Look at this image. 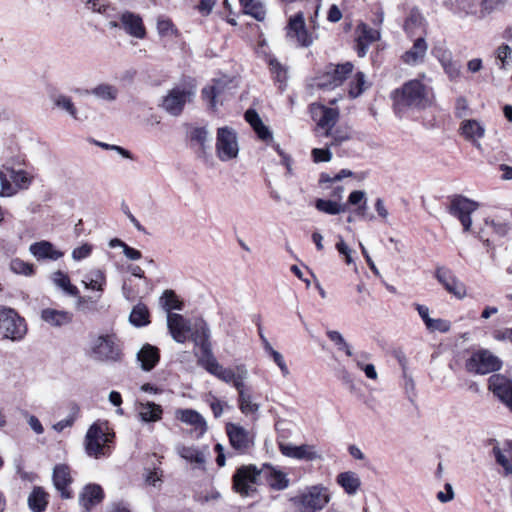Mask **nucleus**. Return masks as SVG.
Wrapping results in <instances>:
<instances>
[{
    "label": "nucleus",
    "mask_w": 512,
    "mask_h": 512,
    "mask_svg": "<svg viewBox=\"0 0 512 512\" xmlns=\"http://www.w3.org/2000/svg\"><path fill=\"white\" fill-rule=\"evenodd\" d=\"M239 410L246 416L255 415L259 411L260 405L253 400L252 394H242L238 396Z\"/></svg>",
    "instance_id": "obj_45"
},
{
    "label": "nucleus",
    "mask_w": 512,
    "mask_h": 512,
    "mask_svg": "<svg viewBox=\"0 0 512 512\" xmlns=\"http://www.w3.org/2000/svg\"><path fill=\"white\" fill-rule=\"evenodd\" d=\"M30 254L38 261L52 260L56 261L63 257L64 253L56 249L49 241L41 240L34 242L29 246Z\"/></svg>",
    "instance_id": "obj_24"
},
{
    "label": "nucleus",
    "mask_w": 512,
    "mask_h": 512,
    "mask_svg": "<svg viewBox=\"0 0 512 512\" xmlns=\"http://www.w3.org/2000/svg\"><path fill=\"white\" fill-rule=\"evenodd\" d=\"M91 252H92V245H90L88 243H84L81 246L73 249L72 258L75 261H80V260H83V259L89 257Z\"/></svg>",
    "instance_id": "obj_62"
},
{
    "label": "nucleus",
    "mask_w": 512,
    "mask_h": 512,
    "mask_svg": "<svg viewBox=\"0 0 512 512\" xmlns=\"http://www.w3.org/2000/svg\"><path fill=\"white\" fill-rule=\"evenodd\" d=\"M430 89L420 80L413 79L393 92L394 106L397 113L408 109H425L431 105Z\"/></svg>",
    "instance_id": "obj_1"
},
{
    "label": "nucleus",
    "mask_w": 512,
    "mask_h": 512,
    "mask_svg": "<svg viewBox=\"0 0 512 512\" xmlns=\"http://www.w3.org/2000/svg\"><path fill=\"white\" fill-rule=\"evenodd\" d=\"M460 129L465 139L471 141L478 150H482V145L479 140L485 135V127L480 122L476 120H465L462 122Z\"/></svg>",
    "instance_id": "obj_29"
},
{
    "label": "nucleus",
    "mask_w": 512,
    "mask_h": 512,
    "mask_svg": "<svg viewBox=\"0 0 512 512\" xmlns=\"http://www.w3.org/2000/svg\"><path fill=\"white\" fill-rule=\"evenodd\" d=\"M113 437L114 433L109 431L106 423H93L85 435V451L88 456L97 459L108 455Z\"/></svg>",
    "instance_id": "obj_3"
},
{
    "label": "nucleus",
    "mask_w": 512,
    "mask_h": 512,
    "mask_svg": "<svg viewBox=\"0 0 512 512\" xmlns=\"http://www.w3.org/2000/svg\"><path fill=\"white\" fill-rule=\"evenodd\" d=\"M269 66L271 73L274 75L275 79L282 83L287 78V71L285 67L274 57L269 59Z\"/></svg>",
    "instance_id": "obj_56"
},
{
    "label": "nucleus",
    "mask_w": 512,
    "mask_h": 512,
    "mask_svg": "<svg viewBox=\"0 0 512 512\" xmlns=\"http://www.w3.org/2000/svg\"><path fill=\"white\" fill-rule=\"evenodd\" d=\"M479 204L464 196H454L450 201L449 213L458 218L465 232L469 231L472 225L471 214L475 212Z\"/></svg>",
    "instance_id": "obj_13"
},
{
    "label": "nucleus",
    "mask_w": 512,
    "mask_h": 512,
    "mask_svg": "<svg viewBox=\"0 0 512 512\" xmlns=\"http://www.w3.org/2000/svg\"><path fill=\"white\" fill-rule=\"evenodd\" d=\"M157 31L161 36L173 34V24L169 19L159 18L157 20Z\"/></svg>",
    "instance_id": "obj_64"
},
{
    "label": "nucleus",
    "mask_w": 512,
    "mask_h": 512,
    "mask_svg": "<svg viewBox=\"0 0 512 512\" xmlns=\"http://www.w3.org/2000/svg\"><path fill=\"white\" fill-rule=\"evenodd\" d=\"M261 471V478H264L269 486L275 490H283L288 487L289 480L285 473L270 465H265Z\"/></svg>",
    "instance_id": "obj_32"
},
{
    "label": "nucleus",
    "mask_w": 512,
    "mask_h": 512,
    "mask_svg": "<svg viewBox=\"0 0 512 512\" xmlns=\"http://www.w3.org/2000/svg\"><path fill=\"white\" fill-rule=\"evenodd\" d=\"M493 453L497 463L504 468L506 474H512V442H506L503 448L494 447Z\"/></svg>",
    "instance_id": "obj_37"
},
{
    "label": "nucleus",
    "mask_w": 512,
    "mask_h": 512,
    "mask_svg": "<svg viewBox=\"0 0 512 512\" xmlns=\"http://www.w3.org/2000/svg\"><path fill=\"white\" fill-rule=\"evenodd\" d=\"M136 410L139 419L143 423L157 422L161 420L163 414L162 407L151 401L138 402L136 405Z\"/></svg>",
    "instance_id": "obj_31"
},
{
    "label": "nucleus",
    "mask_w": 512,
    "mask_h": 512,
    "mask_svg": "<svg viewBox=\"0 0 512 512\" xmlns=\"http://www.w3.org/2000/svg\"><path fill=\"white\" fill-rule=\"evenodd\" d=\"M80 415V407L76 403H71L69 407L68 415L55 423L52 428L57 432H62L64 429L72 427L75 421L78 419Z\"/></svg>",
    "instance_id": "obj_44"
},
{
    "label": "nucleus",
    "mask_w": 512,
    "mask_h": 512,
    "mask_svg": "<svg viewBox=\"0 0 512 512\" xmlns=\"http://www.w3.org/2000/svg\"><path fill=\"white\" fill-rule=\"evenodd\" d=\"M495 58L500 62V68L505 69L508 58L512 55V48L507 44L500 45L494 52Z\"/></svg>",
    "instance_id": "obj_57"
},
{
    "label": "nucleus",
    "mask_w": 512,
    "mask_h": 512,
    "mask_svg": "<svg viewBox=\"0 0 512 512\" xmlns=\"http://www.w3.org/2000/svg\"><path fill=\"white\" fill-rule=\"evenodd\" d=\"M90 94L100 100L112 102L118 96V89L111 84L102 83V84L95 86L90 91Z\"/></svg>",
    "instance_id": "obj_40"
},
{
    "label": "nucleus",
    "mask_w": 512,
    "mask_h": 512,
    "mask_svg": "<svg viewBox=\"0 0 512 512\" xmlns=\"http://www.w3.org/2000/svg\"><path fill=\"white\" fill-rule=\"evenodd\" d=\"M226 433L231 446L240 454L248 452L254 445L253 435L239 424L228 423Z\"/></svg>",
    "instance_id": "obj_14"
},
{
    "label": "nucleus",
    "mask_w": 512,
    "mask_h": 512,
    "mask_svg": "<svg viewBox=\"0 0 512 512\" xmlns=\"http://www.w3.org/2000/svg\"><path fill=\"white\" fill-rule=\"evenodd\" d=\"M167 327L174 341L184 343L189 339L192 322L178 313H169L167 315Z\"/></svg>",
    "instance_id": "obj_18"
},
{
    "label": "nucleus",
    "mask_w": 512,
    "mask_h": 512,
    "mask_svg": "<svg viewBox=\"0 0 512 512\" xmlns=\"http://www.w3.org/2000/svg\"><path fill=\"white\" fill-rule=\"evenodd\" d=\"M286 37L298 46L305 48L311 46L316 38L312 32H308L302 12H298L289 18L286 26Z\"/></svg>",
    "instance_id": "obj_11"
},
{
    "label": "nucleus",
    "mask_w": 512,
    "mask_h": 512,
    "mask_svg": "<svg viewBox=\"0 0 512 512\" xmlns=\"http://www.w3.org/2000/svg\"><path fill=\"white\" fill-rule=\"evenodd\" d=\"M265 353L273 360V362L277 365V367L280 369L281 374L283 377H288L290 375V370L288 368V365L284 359V356L275 350L271 343H266V350Z\"/></svg>",
    "instance_id": "obj_47"
},
{
    "label": "nucleus",
    "mask_w": 512,
    "mask_h": 512,
    "mask_svg": "<svg viewBox=\"0 0 512 512\" xmlns=\"http://www.w3.org/2000/svg\"><path fill=\"white\" fill-rule=\"evenodd\" d=\"M352 71L353 64L351 62L337 65L329 64L322 74L315 79V85L322 89H334L340 86Z\"/></svg>",
    "instance_id": "obj_8"
},
{
    "label": "nucleus",
    "mask_w": 512,
    "mask_h": 512,
    "mask_svg": "<svg viewBox=\"0 0 512 512\" xmlns=\"http://www.w3.org/2000/svg\"><path fill=\"white\" fill-rule=\"evenodd\" d=\"M480 0H446L445 6L459 17L478 15Z\"/></svg>",
    "instance_id": "obj_28"
},
{
    "label": "nucleus",
    "mask_w": 512,
    "mask_h": 512,
    "mask_svg": "<svg viewBox=\"0 0 512 512\" xmlns=\"http://www.w3.org/2000/svg\"><path fill=\"white\" fill-rule=\"evenodd\" d=\"M218 95H219V89L217 86L205 87L202 90V96L208 102V105L211 109L216 108V98Z\"/></svg>",
    "instance_id": "obj_61"
},
{
    "label": "nucleus",
    "mask_w": 512,
    "mask_h": 512,
    "mask_svg": "<svg viewBox=\"0 0 512 512\" xmlns=\"http://www.w3.org/2000/svg\"><path fill=\"white\" fill-rule=\"evenodd\" d=\"M365 75L362 72H358L355 76V82L351 84L349 94L352 98L358 97L366 88L365 87Z\"/></svg>",
    "instance_id": "obj_58"
},
{
    "label": "nucleus",
    "mask_w": 512,
    "mask_h": 512,
    "mask_svg": "<svg viewBox=\"0 0 512 512\" xmlns=\"http://www.w3.org/2000/svg\"><path fill=\"white\" fill-rule=\"evenodd\" d=\"M488 382L489 390L512 411V380L502 374H493Z\"/></svg>",
    "instance_id": "obj_16"
},
{
    "label": "nucleus",
    "mask_w": 512,
    "mask_h": 512,
    "mask_svg": "<svg viewBox=\"0 0 512 512\" xmlns=\"http://www.w3.org/2000/svg\"><path fill=\"white\" fill-rule=\"evenodd\" d=\"M9 268L13 273L24 276H32L35 272L33 264L19 258L12 259Z\"/></svg>",
    "instance_id": "obj_51"
},
{
    "label": "nucleus",
    "mask_w": 512,
    "mask_h": 512,
    "mask_svg": "<svg viewBox=\"0 0 512 512\" xmlns=\"http://www.w3.org/2000/svg\"><path fill=\"white\" fill-rule=\"evenodd\" d=\"M338 485H340L344 491L349 495L357 493L361 486V480L359 476L352 471L342 472L337 476L336 479Z\"/></svg>",
    "instance_id": "obj_36"
},
{
    "label": "nucleus",
    "mask_w": 512,
    "mask_h": 512,
    "mask_svg": "<svg viewBox=\"0 0 512 512\" xmlns=\"http://www.w3.org/2000/svg\"><path fill=\"white\" fill-rule=\"evenodd\" d=\"M91 356L100 362H116L121 359V347L115 334L97 336L91 344Z\"/></svg>",
    "instance_id": "obj_6"
},
{
    "label": "nucleus",
    "mask_w": 512,
    "mask_h": 512,
    "mask_svg": "<svg viewBox=\"0 0 512 512\" xmlns=\"http://www.w3.org/2000/svg\"><path fill=\"white\" fill-rule=\"evenodd\" d=\"M162 300V307L167 312V315L169 313H172V310H181L182 309V302L177 298L175 293L172 290H166L163 293V296L161 298Z\"/></svg>",
    "instance_id": "obj_50"
},
{
    "label": "nucleus",
    "mask_w": 512,
    "mask_h": 512,
    "mask_svg": "<svg viewBox=\"0 0 512 512\" xmlns=\"http://www.w3.org/2000/svg\"><path fill=\"white\" fill-rule=\"evenodd\" d=\"M189 338L196 346H199L202 352V357L199 359V364L206 370L209 368L213 360H217L213 355L210 338V329L207 323L202 319H197L192 323V329L189 332Z\"/></svg>",
    "instance_id": "obj_7"
},
{
    "label": "nucleus",
    "mask_w": 512,
    "mask_h": 512,
    "mask_svg": "<svg viewBox=\"0 0 512 512\" xmlns=\"http://www.w3.org/2000/svg\"><path fill=\"white\" fill-rule=\"evenodd\" d=\"M239 153V145L236 132L229 127H221L217 130L216 154L223 161L235 159Z\"/></svg>",
    "instance_id": "obj_9"
},
{
    "label": "nucleus",
    "mask_w": 512,
    "mask_h": 512,
    "mask_svg": "<svg viewBox=\"0 0 512 512\" xmlns=\"http://www.w3.org/2000/svg\"><path fill=\"white\" fill-rule=\"evenodd\" d=\"M261 479V471L253 465L242 466L233 475V488L242 496L255 491V485Z\"/></svg>",
    "instance_id": "obj_12"
},
{
    "label": "nucleus",
    "mask_w": 512,
    "mask_h": 512,
    "mask_svg": "<svg viewBox=\"0 0 512 512\" xmlns=\"http://www.w3.org/2000/svg\"><path fill=\"white\" fill-rule=\"evenodd\" d=\"M121 29H123L128 35L143 39L146 36V29L143 24L142 18L133 12L125 11L120 15Z\"/></svg>",
    "instance_id": "obj_22"
},
{
    "label": "nucleus",
    "mask_w": 512,
    "mask_h": 512,
    "mask_svg": "<svg viewBox=\"0 0 512 512\" xmlns=\"http://www.w3.org/2000/svg\"><path fill=\"white\" fill-rule=\"evenodd\" d=\"M327 337L337 345L339 350H343L347 356H353L351 346L346 342L342 334L335 330H328L326 332Z\"/></svg>",
    "instance_id": "obj_53"
},
{
    "label": "nucleus",
    "mask_w": 512,
    "mask_h": 512,
    "mask_svg": "<svg viewBox=\"0 0 512 512\" xmlns=\"http://www.w3.org/2000/svg\"><path fill=\"white\" fill-rule=\"evenodd\" d=\"M436 279L444 288L457 299H464L467 296L466 286L447 267L439 266L435 271Z\"/></svg>",
    "instance_id": "obj_15"
},
{
    "label": "nucleus",
    "mask_w": 512,
    "mask_h": 512,
    "mask_svg": "<svg viewBox=\"0 0 512 512\" xmlns=\"http://www.w3.org/2000/svg\"><path fill=\"white\" fill-rule=\"evenodd\" d=\"M84 288L97 293V298H101L107 285V276L104 270L93 268L89 270L81 281Z\"/></svg>",
    "instance_id": "obj_26"
},
{
    "label": "nucleus",
    "mask_w": 512,
    "mask_h": 512,
    "mask_svg": "<svg viewBox=\"0 0 512 512\" xmlns=\"http://www.w3.org/2000/svg\"><path fill=\"white\" fill-rule=\"evenodd\" d=\"M206 371L222 382L232 384L237 390L238 396L249 393L245 386V381L249 377V372L244 364H239L232 369L224 367L218 362V360H213Z\"/></svg>",
    "instance_id": "obj_4"
},
{
    "label": "nucleus",
    "mask_w": 512,
    "mask_h": 512,
    "mask_svg": "<svg viewBox=\"0 0 512 512\" xmlns=\"http://www.w3.org/2000/svg\"><path fill=\"white\" fill-rule=\"evenodd\" d=\"M315 207L319 211L329 215H338L347 210V204L345 203H338L336 201L324 199H318L315 203Z\"/></svg>",
    "instance_id": "obj_43"
},
{
    "label": "nucleus",
    "mask_w": 512,
    "mask_h": 512,
    "mask_svg": "<svg viewBox=\"0 0 512 512\" xmlns=\"http://www.w3.org/2000/svg\"><path fill=\"white\" fill-rule=\"evenodd\" d=\"M52 480L55 489L60 493L63 499L73 497L70 489L73 478L69 466L66 464H57L53 469Z\"/></svg>",
    "instance_id": "obj_19"
},
{
    "label": "nucleus",
    "mask_w": 512,
    "mask_h": 512,
    "mask_svg": "<svg viewBox=\"0 0 512 512\" xmlns=\"http://www.w3.org/2000/svg\"><path fill=\"white\" fill-rule=\"evenodd\" d=\"M177 418L188 425L194 426L201 430L206 429V422L204 418L195 410L192 409H180L176 411Z\"/></svg>",
    "instance_id": "obj_38"
},
{
    "label": "nucleus",
    "mask_w": 512,
    "mask_h": 512,
    "mask_svg": "<svg viewBox=\"0 0 512 512\" xmlns=\"http://www.w3.org/2000/svg\"><path fill=\"white\" fill-rule=\"evenodd\" d=\"M502 361L488 350L474 352L466 361L468 372L475 374H488L501 368Z\"/></svg>",
    "instance_id": "obj_10"
},
{
    "label": "nucleus",
    "mask_w": 512,
    "mask_h": 512,
    "mask_svg": "<svg viewBox=\"0 0 512 512\" xmlns=\"http://www.w3.org/2000/svg\"><path fill=\"white\" fill-rule=\"evenodd\" d=\"M246 14L261 21L265 18V8L261 0H239Z\"/></svg>",
    "instance_id": "obj_42"
},
{
    "label": "nucleus",
    "mask_w": 512,
    "mask_h": 512,
    "mask_svg": "<svg viewBox=\"0 0 512 512\" xmlns=\"http://www.w3.org/2000/svg\"><path fill=\"white\" fill-rule=\"evenodd\" d=\"M178 454L185 460L196 463V464H204L205 456L195 447H186L182 446L178 449Z\"/></svg>",
    "instance_id": "obj_48"
},
{
    "label": "nucleus",
    "mask_w": 512,
    "mask_h": 512,
    "mask_svg": "<svg viewBox=\"0 0 512 512\" xmlns=\"http://www.w3.org/2000/svg\"><path fill=\"white\" fill-rule=\"evenodd\" d=\"M129 321L136 327H143L150 323L149 311L146 305L138 303L135 305L129 315Z\"/></svg>",
    "instance_id": "obj_39"
},
{
    "label": "nucleus",
    "mask_w": 512,
    "mask_h": 512,
    "mask_svg": "<svg viewBox=\"0 0 512 512\" xmlns=\"http://www.w3.org/2000/svg\"><path fill=\"white\" fill-rule=\"evenodd\" d=\"M104 491L99 484L90 483L85 485L79 493L78 502L84 510H92V508L100 504L104 499Z\"/></svg>",
    "instance_id": "obj_23"
},
{
    "label": "nucleus",
    "mask_w": 512,
    "mask_h": 512,
    "mask_svg": "<svg viewBox=\"0 0 512 512\" xmlns=\"http://www.w3.org/2000/svg\"><path fill=\"white\" fill-rule=\"evenodd\" d=\"M321 113V116L318 120V127L324 130L323 136L328 137L330 135V131H332L336 122L339 118V112L335 108H329L324 106L318 107Z\"/></svg>",
    "instance_id": "obj_34"
},
{
    "label": "nucleus",
    "mask_w": 512,
    "mask_h": 512,
    "mask_svg": "<svg viewBox=\"0 0 512 512\" xmlns=\"http://www.w3.org/2000/svg\"><path fill=\"white\" fill-rule=\"evenodd\" d=\"M27 333L24 318L8 307H0V335L11 341H21Z\"/></svg>",
    "instance_id": "obj_5"
},
{
    "label": "nucleus",
    "mask_w": 512,
    "mask_h": 512,
    "mask_svg": "<svg viewBox=\"0 0 512 512\" xmlns=\"http://www.w3.org/2000/svg\"><path fill=\"white\" fill-rule=\"evenodd\" d=\"M445 74L452 81L458 79L461 74V65L458 61H455L453 57L441 64Z\"/></svg>",
    "instance_id": "obj_55"
},
{
    "label": "nucleus",
    "mask_w": 512,
    "mask_h": 512,
    "mask_svg": "<svg viewBox=\"0 0 512 512\" xmlns=\"http://www.w3.org/2000/svg\"><path fill=\"white\" fill-rule=\"evenodd\" d=\"M423 24L424 18L422 14L418 10L413 9L405 19L403 28L409 36H413L416 34L417 30L423 26Z\"/></svg>",
    "instance_id": "obj_41"
},
{
    "label": "nucleus",
    "mask_w": 512,
    "mask_h": 512,
    "mask_svg": "<svg viewBox=\"0 0 512 512\" xmlns=\"http://www.w3.org/2000/svg\"><path fill=\"white\" fill-rule=\"evenodd\" d=\"M432 55L439 61L440 64L453 57L452 52L443 43L434 45L432 48Z\"/></svg>",
    "instance_id": "obj_59"
},
{
    "label": "nucleus",
    "mask_w": 512,
    "mask_h": 512,
    "mask_svg": "<svg viewBox=\"0 0 512 512\" xmlns=\"http://www.w3.org/2000/svg\"><path fill=\"white\" fill-rule=\"evenodd\" d=\"M485 227L488 230H491L495 234L499 236H505L507 234L508 228L504 223H496L494 220L486 219Z\"/></svg>",
    "instance_id": "obj_63"
},
{
    "label": "nucleus",
    "mask_w": 512,
    "mask_h": 512,
    "mask_svg": "<svg viewBox=\"0 0 512 512\" xmlns=\"http://www.w3.org/2000/svg\"><path fill=\"white\" fill-rule=\"evenodd\" d=\"M191 141L195 142L202 151L209 147L210 135L205 128H194L190 135Z\"/></svg>",
    "instance_id": "obj_52"
},
{
    "label": "nucleus",
    "mask_w": 512,
    "mask_h": 512,
    "mask_svg": "<svg viewBox=\"0 0 512 512\" xmlns=\"http://www.w3.org/2000/svg\"><path fill=\"white\" fill-rule=\"evenodd\" d=\"M429 332H441L447 333L451 329L450 321L442 318H431L430 321L425 325Z\"/></svg>",
    "instance_id": "obj_54"
},
{
    "label": "nucleus",
    "mask_w": 512,
    "mask_h": 512,
    "mask_svg": "<svg viewBox=\"0 0 512 512\" xmlns=\"http://www.w3.org/2000/svg\"><path fill=\"white\" fill-rule=\"evenodd\" d=\"M10 172V178L12 179V184L16 190H25L28 189L31 182L32 177L28 175V173L24 170H15V169H9Z\"/></svg>",
    "instance_id": "obj_46"
},
{
    "label": "nucleus",
    "mask_w": 512,
    "mask_h": 512,
    "mask_svg": "<svg viewBox=\"0 0 512 512\" xmlns=\"http://www.w3.org/2000/svg\"><path fill=\"white\" fill-rule=\"evenodd\" d=\"M329 501V491L323 485L310 486L291 498L296 512H318L324 509Z\"/></svg>",
    "instance_id": "obj_2"
},
{
    "label": "nucleus",
    "mask_w": 512,
    "mask_h": 512,
    "mask_svg": "<svg viewBox=\"0 0 512 512\" xmlns=\"http://www.w3.org/2000/svg\"><path fill=\"white\" fill-rule=\"evenodd\" d=\"M49 502V495L42 487L35 486L28 496V507L32 512H44Z\"/></svg>",
    "instance_id": "obj_35"
},
{
    "label": "nucleus",
    "mask_w": 512,
    "mask_h": 512,
    "mask_svg": "<svg viewBox=\"0 0 512 512\" xmlns=\"http://www.w3.org/2000/svg\"><path fill=\"white\" fill-rule=\"evenodd\" d=\"M137 359L143 370L150 371L159 362V349L150 344H145L137 353Z\"/></svg>",
    "instance_id": "obj_33"
},
{
    "label": "nucleus",
    "mask_w": 512,
    "mask_h": 512,
    "mask_svg": "<svg viewBox=\"0 0 512 512\" xmlns=\"http://www.w3.org/2000/svg\"><path fill=\"white\" fill-rule=\"evenodd\" d=\"M279 449L284 456L297 460L314 461L322 459V455L316 446L310 444L296 446L291 443H281Z\"/></svg>",
    "instance_id": "obj_17"
},
{
    "label": "nucleus",
    "mask_w": 512,
    "mask_h": 512,
    "mask_svg": "<svg viewBox=\"0 0 512 512\" xmlns=\"http://www.w3.org/2000/svg\"><path fill=\"white\" fill-rule=\"evenodd\" d=\"M51 280L53 284L57 288L61 289L65 294L72 297H77L76 305L78 308H80L89 299L79 295L78 288L71 283L69 276L65 272L61 270L53 272L51 275Z\"/></svg>",
    "instance_id": "obj_25"
},
{
    "label": "nucleus",
    "mask_w": 512,
    "mask_h": 512,
    "mask_svg": "<svg viewBox=\"0 0 512 512\" xmlns=\"http://www.w3.org/2000/svg\"><path fill=\"white\" fill-rule=\"evenodd\" d=\"M0 196L2 197H11L17 193L16 188L11 184V182L7 179L6 174L0 170Z\"/></svg>",
    "instance_id": "obj_60"
},
{
    "label": "nucleus",
    "mask_w": 512,
    "mask_h": 512,
    "mask_svg": "<svg viewBox=\"0 0 512 512\" xmlns=\"http://www.w3.org/2000/svg\"><path fill=\"white\" fill-rule=\"evenodd\" d=\"M53 102L57 108L67 112L72 118H78L77 109L69 96L63 94L57 95Z\"/></svg>",
    "instance_id": "obj_49"
},
{
    "label": "nucleus",
    "mask_w": 512,
    "mask_h": 512,
    "mask_svg": "<svg viewBox=\"0 0 512 512\" xmlns=\"http://www.w3.org/2000/svg\"><path fill=\"white\" fill-rule=\"evenodd\" d=\"M191 95V92L186 89L174 88L164 98L162 106L169 114L177 116L182 112Z\"/></svg>",
    "instance_id": "obj_20"
},
{
    "label": "nucleus",
    "mask_w": 512,
    "mask_h": 512,
    "mask_svg": "<svg viewBox=\"0 0 512 512\" xmlns=\"http://www.w3.org/2000/svg\"><path fill=\"white\" fill-rule=\"evenodd\" d=\"M41 319L51 327H62L73 320V313L66 310L45 308L41 311Z\"/></svg>",
    "instance_id": "obj_30"
},
{
    "label": "nucleus",
    "mask_w": 512,
    "mask_h": 512,
    "mask_svg": "<svg viewBox=\"0 0 512 512\" xmlns=\"http://www.w3.org/2000/svg\"><path fill=\"white\" fill-rule=\"evenodd\" d=\"M428 50V44L423 37H418L412 47L402 54L401 60L409 66H417L424 62Z\"/></svg>",
    "instance_id": "obj_27"
},
{
    "label": "nucleus",
    "mask_w": 512,
    "mask_h": 512,
    "mask_svg": "<svg viewBox=\"0 0 512 512\" xmlns=\"http://www.w3.org/2000/svg\"><path fill=\"white\" fill-rule=\"evenodd\" d=\"M356 51L359 57L367 54L369 46L380 39V31L371 28L365 23H360L356 28Z\"/></svg>",
    "instance_id": "obj_21"
}]
</instances>
